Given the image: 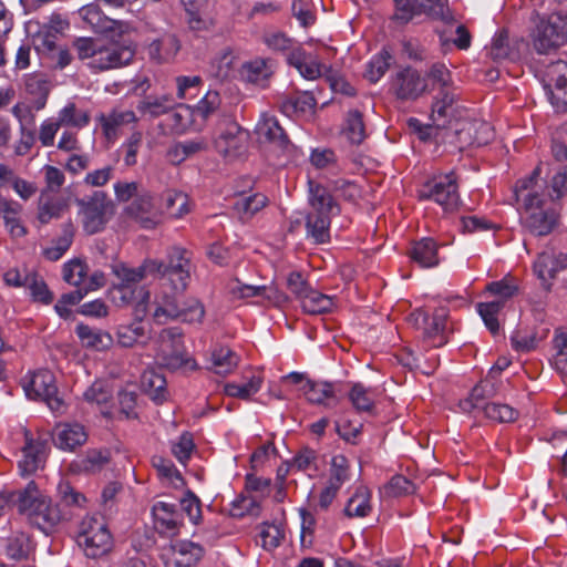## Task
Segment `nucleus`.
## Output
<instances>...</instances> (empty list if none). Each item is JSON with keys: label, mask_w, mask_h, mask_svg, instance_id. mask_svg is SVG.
<instances>
[{"label": "nucleus", "mask_w": 567, "mask_h": 567, "mask_svg": "<svg viewBox=\"0 0 567 567\" xmlns=\"http://www.w3.org/2000/svg\"><path fill=\"white\" fill-rule=\"evenodd\" d=\"M158 358L161 360L162 365L172 371L186 367L189 363H192V369L196 368V361L188 355L185 344L177 346V348L174 349H168L167 347L159 348Z\"/></svg>", "instance_id": "obj_35"}, {"label": "nucleus", "mask_w": 567, "mask_h": 567, "mask_svg": "<svg viewBox=\"0 0 567 567\" xmlns=\"http://www.w3.org/2000/svg\"><path fill=\"white\" fill-rule=\"evenodd\" d=\"M291 11L302 28L313 25L317 20L316 7L312 0H292Z\"/></svg>", "instance_id": "obj_59"}, {"label": "nucleus", "mask_w": 567, "mask_h": 567, "mask_svg": "<svg viewBox=\"0 0 567 567\" xmlns=\"http://www.w3.org/2000/svg\"><path fill=\"white\" fill-rule=\"evenodd\" d=\"M80 18L95 32H110L115 30L117 21L107 18L96 3H89L79 9Z\"/></svg>", "instance_id": "obj_32"}, {"label": "nucleus", "mask_w": 567, "mask_h": 567, "mask_svg": "<svg viewBox=\"0 0 567 567\" xmlns=\"http://www.w3.org/2000/svg\"><path fill=\"white\" fill-rule=\"evenodd\" d=\"M153 196L148 193L138 194L127 206V214L138 220L144 228H152L155 225Z\"/></svg>", "instance_id": "obj_31"}, {"label": "nucleus", "mask_w": 567, "mask_h": 567, "mask_svg": "<svg viewBox=\"0 0 567 567\" xmlns=\"http://www.w3.org/2000/svg\"><path fill=\"white\" fill-rule=\"evenodd\" d=\"M143 386L153 401L161 403L165 400L166 380L163 375L155 372L144 373Z\"/></svg>", "instance_id": "obj_60"}, {"label": "nucleus", "mask_w": 567, "mask_h": 567, "mask_svg": "<svg viewBox=\"0 0 567 567\" xmlns=\"http://www.w3.org/2000/svg\"><path fill=\"white\" fill-rule=\"evenodd\" d=\"M83 229L90 234H96L104 229L107 223V212L112 207L107 195L103 190H94L91 195L76 198Z\"/></svg>", "instance_id": "obj_9"}, {"label": "nucleus", "mask_w": 567, "mask_h": 567, "mask_svg": "<svg viewBox=\"0 0 567 567\" xmlns=\"http://www.w3.org/2000/svg\"><path fill=\"white\" fill-rule=\"evenodd\" d=\"M494 393V384H492L489 381H481L472 389L470 396L466 400L460 402V408L465 413H470L474 409H483V406L486 404L484 401L487 398L493 396Z\"/></svg>", "instance_id": "obj_39"}, {"label": "nucleus", "mask_w": 567, "mask_h": 567, "mask_svg": "<svg viewBox=\"0 0 567 567\" xmlns=\"http://www.w3.org/2000/svg\"><path fill=\"white\" fill-rule=\"evenodd\" d=\"M426 75L434 89L437 86L439 91H443L444 89L454 90L452 74L444 63H433Z\"/></svg>", "instance_id": "obj_61"}, {"label": "nucleus", "mask_w": 567, "mask_h": 567, "mask_svg": "<svg viewBox=\"0 0 567 567\" xmlns=\"http://www.w3.org/2000/svg\"><path fill=\"white\" fill-rule=\"evenodd\" d=\"M74 331L85 349L105 351L113 344V338L109 332L92 328L83 322L78 323Z\"/></svg>", "instance_id": "obj_26"}, {"label": "nucleus", "mask_w": 567, "mask_h": 567, "mask_svg": "<svg viewBox=\"0 0 567 567\" xmlns=\"http://www.w3.org/2000/svg\"><path fill=\"white\" fill-rule=\"evenodd\" d=\"M255 133L260 143H269L282 151H286L290 141L285 130L275 115L262 113L256 124Z\"/></svg>", "instance_id": "obj_17"}, {"label": "nucleus", "mask_w": 567, "mask_h": 567, "mask_svg": "<svg viewBox=\"0 0 567 567\" xmlns=\"http://www.w3.org/2000/svg\"><path fill=\"white\" fill-rule=\"evenodd\" d=\"M68 207L66 199L62 197H49L40 203L38 219L41 224H49L52 219L62 217Z\"/></svg>", "instance_id": "obj_48"}, {"label": "nucleus", "mask_w": 567, "mask_h": 567, "mask_svg": "<svg viewBox=\"0 0 567 567\" xmlns=\"http://www.w3.org/2000/svg\"><path fill=\"white\" fill-rule=\"evenodd\" d=\"M249 132L243 128L230 114H221L214 131V147L224 158L235 159L248 148Z\"/></svg>", "instance_id": "obj_6"}, {"label": "nucleus", "mask_w": 567, "mask_h": 567, "mask_svg": "<svg viewBox=\"0 0 567 567\" xmlns=\"http://www.w3.org/2000/svg\"><path fill=\"white\" fill-rule=\"evenodd\" d=\"M151 512L154 528L161 535L175 536L184 525L183 514L176 504L158 501L153 504Z\"/></svg>", "instance_id": "obj_16"}, {"label": "nucleus", "mask_w": 567, "mask_h": 567, "mask_svg": "<svg viewBox=\"0 0 567 567\" xmlns=\"http://www.w3.org/2000/svg\"><path fill=\"white\" fill-rule=\"evenodd\" d=\"M371 493L365 486H358L353 495L349 498L344 514L348 517H365L370 514L371 507Z\"/></svg>", "instance_id": "obj_36"}, {"label": "nucleus", "mask_w": 567, "mask_h": 567, "mask_svg": "<svg viewBox=\"0 0 567 567\" xmlns=\"http://www.w3.org/2000/svg\"><path fill=\"white\" fill-rule=\"evenodd\" d=\"M204 556V548L190 540H177L162 554L165 567H195Z\"/></svg>", "instance_id": "obj_15"}, {"label": "nucleus", "mask_w": 567, "mask_h": 567, "mask_svg": "<svg viewBox=\"0 0 567 567\" xmlns=\"http://www.w3.org/2000/svg\"><path fill=\"white\" fill-rule=\"evenodd\" d=\"M287 63L306 80L313 81L322 75L323 65L316 55L307 52L301 45H297L288 53Z\"/></svg>", "instance_id": "obj_19"}, {"label": "nucleus", "mask_w": 567, "mask_h": 567, "mask_svg": "<svg viewBox=\"0 0 567 567\" xmlns=\"http://www.w3.org/2000/svg\"><path fill=\"white\" fill-rule=\"evenodd\" d=\"M239 357L230 348L218 346L212 351V363L218 374H229L238 365Z\"/></svg>", "instance_id": "obj_40"}, {"label": "nucleus", "mask_w": 567, "mask_h": 567, "mask_svg": "<svg viewBox=\"0 0 567 567\" xmlns=\"http://www.w3.org/2000/svg\"><path fill=\"white\" fill-rule=\"evenodd\" d=\"M18 512L24 515L29 523L45 535L55 530L62 520V512L58 504L41 493L37 483L31 481L19 493L17 501Z\"/></svg>", "instance_id": "obj_3"}, {"label": "nucleus", "mask_w": 567, "mask_h": 567, "mask_svg": "<svg viewBox=\"0 0 567 567\" xmlns=\"http://www.w3.org/2000/svg\"><path fill=\"white\" fill-rule=\"evenodd\" d=\"M284 536L285 533L279 525L274 523H262L259 526L257 542H260V545L264 549L272 550L280 545Z\"/></svg>", "instance_id": "obj_54"}, {"label": "nucleus", "mask_w": 567, "mask_h": 567, "mask_svg": "<svg viewBox=\"0 0 567 567\" xmlns=\"http://www.w3.org/2000/svg\"><path fill=\"white\" fill-rule=\"evenodd\" d=\"M268 203L266 195L256 193L236 200L235 209L241 218H250L261 210Z\"/></svg>", "instance_id": "obj_52"}, {"label": "nucleus", "mask_w": 567, "mask_h": 567, "mask_svg": "<svg viewBox=\"0 0 567 567\" xmlns=\"http://www.w3.org/2000/svg\"><path fill=\"white\" fill-rule=\"evenodd\" d=\"M111 269L116 278L109 289L113 305L122 308L136 302L144 309L150 292L140 282L150 275L169 284L175 292H184L190 280V254L185 248L172 247L165 260L146 258L136 268L115 262Z\"/></svg>", "instance_id": "obj_1"}, {"label": "nucleus", "mask_w": 567, "mask_h": 567, "mask_svg": "<svg viewBox=\"0 0 567 567\" xmlns=\"http://www.w3.org/2000/svg\"><path fill=\"white\" fill-rule=\"evenodd\" d=\"M456 94L454 90L437 91L431 107V121L436 128L445 127L454 115Z\"/></svg>", "instance_id": "obj_23"}, {"label": "nucleus", "mask_w": 567, "mask_h": 567, "mask_svg": "<svg viewBox=\"0 0 567 567\" xmlns=\"http://www.w3.org/2000/svg\"><path fill=\"white\" fill-rule=\"evenodd\" d=\"M6 551L7 556L13 560L28 558L30 553L29 538L23 534L10 537L7 543Z\"/></svg>", "instance_id": "obj_63"}, {"label": "nucleus", "mask_w": 567, "mask_h": 567, "mask_svg": "<svg viewBox=\"0 0 567 567\" xmlns=\"http://www.w3.org/2000/svg\"><path fill=\"white\" fill-rule=\"evenodd\" d=\"M148 326L142 319L131 323L120 324L116 331L117 343L123 348H132L137 343H145L150 339Z\"/></svg>", "instance_id": "obj_29"}, {"label": "nucleus", "mask_w": 567, "mask_h": 567, "mask_svg": "<svg viewBox=\"0 0 567 567\" xmlns=\"http://www.w3.org/2000/svg\"><path fill=\"white\" fill-rule=\"evenodd\" d=\"M76 543L87 558L107 555L114 545L113 536L101 515L85 516L76 536Z\"/></svg>", "instance_id": "obj_5"}, {"label": "nucleus", "mask_w": 567, "mask_h": 567, "mask_svg": "<svg viewBox=\"0 0 567 567\" xmlns=\"http://www.w3.org/2000/svg\"><path fill=\"white\" fill-rule=\"evenodd\" d=\"M540 166H536L528 176L519 178L513 188L516 203L525 212L545 206L546 198H548V183L540 177Z\"/></svg>", "instance_id": "obj_11"}, {"label": "nucleus", "mask_w": 567, "mask_h": 567, "mask_svg": "<svg viewBox=\"0 0 567 567\" xmlns=\"http://www.w3.org/2000/svg\"><path fill=\"white\" fill-rule=\"evenodd\" d=\"M560 16H551L548 20L542 19L533 34V47L539 54H549L567 40Z\"/></svg>", "instance_id": "obj_13"}, {"label": "nucleus", "mask_w": 567, "mask_h": 567, "mask_svg": "<svg viewBox=\"0 0 567 567\" xmlns=\"http://www.w3.org/2000/svg\"><path fill=\"white\" fill-rule=\"evenodd\" d=\"M162 199L166 213L175 218H181L189 212L188 197L185 193L168 189L163 193Z\"/></svg>", "instance_id": "obj_46"}, {"label": "nucleus", "mask_w": 567, "mask_h": 567, "mask_svg": "<svg viewBox=\"0 0 567 567\" xmlns=\"http://www.w3.org/2000/svg\"><path fill=\"white\" fill-rule=\"evenodd\" d=\"M182 48L181 41L174 33H163L152 40L147 47L151 60L157 63H167L175 59Z\"/></svg>", "instance_id": "obj_22"}, {"label": "nucleus", "mask_w": 567, "mask_h": 567, "mask_svg": "<svg viewBox=\"0 0 567 567\" xmlns=\"http://www.w3.org/2000/svg\"><path fill=\"white\" fill-rule=\"evenodd\" d=\"M393 62L391 52L383 48L379 53L374 54L368 63L365 78L371 83H377L389 70Z\"/></svg>", "instance_id": "obj_45"}, {"label": "nucleus", "mask_w": 567, "mask_h": 567, "mask_svg": "<svg viewBox=\"0 0 567 567\" xmlns=\"http://www.w3.org/2000/svg\"><path fill=\"white\" fill-rule=\"evenodd\" d=\"M557 258L554 254L543 251L538 254L534 261L533 269L538 279L542 280L543 285L550 286V281L559 272L557 266Z\"/></svg>", "instance_id": "obj_41"}, {"label": "nucleus", "mask_w": 567, "mask_h": 567, "mask_svg": "<svg viewBox=\"0 0 567 567\" xmlns=\"http://www.w3.org/2000/svg\"><path fill=\"white\" fill-rule=\"evenodd\" d=\"M416 196L421 202L430 200L440 205L446 213L455 212L461 204L457 174L451 171L432 176L417 188Z\"/></svg>", "instance_id": "obj_4"}, {"label": "nucleus", "mask_w": 567, "mask_h": 567, "mask_svg": "<svg viewBox=\"0 0 567 567\" xmlns=\"http://www.w3.org/2000/svg\"><path fill=\"white\" fill-rule=\"evenodd\" d=\"M486 290L494 296H498L499 301L505 303L506 300L518 293L519 286L517 279L507 275L501 280L489 282Z\"/></svg>", "instance_id": "obj_56"}, {"label": "nucleus", "mask_w": 567, "mask_h": 567, "mask_svg": "<svg viewBox=\"0 0 567 567\" xmlns=\"http://www.w3.org/2000/svg\"><path fill=\"white\" fill-rule=\"evenodd\" d=\"M173 296H165L163 302L158 305L154 311V318L159 321L162 317L171 319H181L187 323H200L205 316L204 305L198 299H189L184 302L183 307H179L175 295L182 292H175Z\"/></svg>", "instance_id": "obj_12"}, {"label": "nucleus", "mask_w": 567, "mask_h": 567, "mask_svg": "<svg viewBox=\"0 0 567 567\" xmlns=\"http://www.w3.org/2000/svg\"><path fill=\"white\" fill-rule=\"evenodd\" d=\"M503 308L504 302L499 300L478 302L476 305L477 313L482 318L486 329L493 336H497L499 333L501 326L498 321V315Z\"/></svg>", "instance_id": "obj_42"}, {"label": "nucleus", "mask_w": 567, "mask_h": 567, "mask_svg": "<svg viewBox=\"0 0 567 567\" xmlns=\"http://www.w3.org/2000/svg\"><path fill=\"white\" fill-rule=\"evenodd\" d=\"M559 214L555 208H539L526 212L525 225L536 236H547L557 226Z\"/></svg>", "instance_id": "obj_21"}, {"label": "nucleus", "mask_w": 567, "mask_h": 567, "mask_svg": "<svg viewBox=\"0 0 567 567\" xmlns=\"http://www.w3.org/2000/svg\"><path fill=\"white\" fill-rule=\"evenodd\" d=\"M61 126L83 128L90 123V114L86 111L78 110L74 103H68L58 114Z\"/></svg>", "instance_id": "obj_51"}, {"label": "nucleus", "mask_w": 567, "mask_h": 567, "mask_svg": "<svg viewBox=\"0 0 567 567\" xmlns=\"http://www.w3.org/2000/svg\"><path fill=\"white\" fill-rule=\"evenodd\" d=\"M87 265L81 259H72L63 266V279L75 287H82L87 277Z\"/></svg>", "instance_id": "obj_57"}, {"label": "nucleus", "mask_w": 567, "mask_h": 567, "mask_svg": "<svg viewBox=\"0 0 567 567\" xmlns=\"http://www.w3.org/2000/svg\"><path fill=\"white\" fill-rule=\"evenodd\" d=\"M73 48L80 60L86 61V66L93 72H104L127 65L134 58V51L125 45L104 43L92 38H79Z\"/></svg>", "instance_id": "obj_2"}, {"label": "nucleus", "mask_w": 567, "mask_h": 567, "mask_svg": "<svg viewBox=\"0 0 567 567\" xmlns=\"http://www.w3.org/2000/svg\"><path fill=\"white\" fill-rule=\"evenodd\" d=\"M351 478L350 462L343 454L333 455L330 461L328 483L341 488Z\"/></svg>", "instance_id": "obj_49"}, {"label": "nucleus", "mask_w": 567, "mask_h": 567, "mask_svg": "<svg viewBox=\"0 0 567 567\" xmlns=\"http://www.w3.org/2000/svg\"><path fill=\"white\" fill-rule=\"evenodd\" d=\"M173 109V100L166 95L163 96H145L141 100L136 110L142 116H148L150 118L158 117L163 114H167Z\"/></svg>", "instance_id": "obj_38"}, {"label": "nucleus", "mask_w": 567, "mask_h": 567, "mask_svg": "<svg viewBox=\"0 0 567 567\" xmlns=\"http://www.w3.org/2000/svg\"><path fill=\"white\" fill-rule=\"evenodd\" d=\"M237 56L231 48L220 50L210 62V73L217 80L224 81L230 78L235 70Z\"/></svg>", "instance_id": "obj_37"}, {"label": "nucleus", "mask_w": 567, "mask_h": 567, "mask_svg": "<svg viewBox=\"0 0 567 567\" xmlns=\"http://www.w3.org/2000/svg\"><path fill=\"white\" fill-rule=\"evenodd\" d=\"M394 12L391 20L400 25H405L414 17L426 14L427 17L441 20L444 23H452L454 18L447 9V0H392Z\"/></svg>", "instance_id": "obj_8"}, {"label": "nucleus", "mask_w": 567, "mask_h": 567, "mask_svg": "<svg viewBox=\"0 0 567 567\" xmlns=\"http://www.w3.org/2000/svg\"><path fill=\"white\" fill-rule=\"evenodd\" d=\"M447 317L449 312L444 307L435 308L432 312L417 308L411 312L409 320L416 329L422 330L424 347L441 348L449 342Z\"/></svg>", "instance_id": "obj_7"}, {"label": "nucleus", "mask_w": 567, "mask_h": 567, "mask_svg": "<svg viewBox=\"0 0 567 567\" xmlns=\"http://www.w3.org/2000/svg\"><path fill=\"white\" fill-rule=\"evenodd\" d=\"M48 442L43 439H33L25 432V443L22 449L23 458L19 461V470L23 476L37 472L44 460Z\"/></svg>", "instance_id": "obj_18"}, {"label": "nucleus", "mask_w": 567, "mask_h": 567, "mask_svg": "<svg viewBox=\"0 0 567 567\" xmlns=\"http://www.w3.org/2000/svg\"><path fill=\"white\" fill-rule=\"evenodd\" d=\"M343 132L352 144H361L365 138V126L363 115L358 110H351L347 113Z\"/></svg>", "instance_id": "obj_47"}, {"label": "nucleus", "mask_w": 567, "mask_h": 567, "mask_svg": "<svg viewBox=\"0 0 567 567\" xmlns=\"http://www.w3.org/2000/svg\"><path fill=\"white\" fill-rule=\"evenodd\" d=\"M309 205L311 212H320L327 214H339V205L334 200L329 190L321 184L309 181Z\"/></svg>", "instance_id": "obj_30"}, {"label": "nucleus", "mask_w": 567, "mask_h": 567, "mask_svg": "<svg viewBox=\"0 0 567 567\" xmlns=\"http://www.w3.org/2000/svg\"><path fill=\"white\" fill-rule=\"evenodd\" d=\"M262 378L260 375H252L246 383L237 384L228 382L224 385V393L227 396L237 398L244 401H249L252 395L260 391L262 386Z\"/></svg>", "instance_id": "obj_44"}, {"label": "nucleus", "mask_w": 567, "mask_h": 567, "mask_svg": "<svg viewBox=\"0 0 567 567\" xmlns=\"http://www.w3.org/2000/svg\"><path fill=\"white\" fill-rule=\"evenodd\" d=\"M408 255L421 268H433L440 264L439 245L431 237H423L414 241Z\"/></svg>", "instance_id": "obj_25"}, {"label": "nucleus", "mask_w": 567, "mask_h": 567, "mask_svg": "<svg viewBox=\"0 0 567 567\" xmlns=\"http://www.w3.org/2000/svg\"><path fill=\"white\" fill-rule=\"evenodd\" d=\"M567 194V166L558 171L548 183L547 195L553 202H559Z\"/></svg>", "instance_id": "obj_64"}, {"label": "nucleus", "mask_w": 567, "mask_h": 567, "mask_svg": "<svg viewBox=\"0 0 567 567\" xmlns=\"http://www.w3.org/2000/svg\"><path fill=\"white\" fill-rule=\"evenodd\" d=\"M414 491V483L400 474L392 476L388 484L384 486V493L390 497L406 496L413 494Z\"/></svg>", "instance_id": "obj_62"}, {"label": "nucleus", "mask_w": 567, "mask_h": 567, "mask_svg": "<svg viewBox=\"0 0 567 567\" xmlns=\"http://www.w3.org/2000/svg\"><path fill=\"white\" fill-rule=\"evenodd\" d=\"M22 206L12 199H7L0 195V216L3 218L6 227L10 234L16 237H22L27 234L24 226L20 220Z\"/></svg>", "instance_id": "obj_33"}, {"label": "nucleus", "mask_w": 567, "mask_h": 567, "mask_svg": "<svg viewBox=\"0 0 567 567\" xmlns=\"http://www.w3.org/2000/svg\"><path fill=\"white\" fill-rule=\"evenodd\" d=\"M179 505L182 512L193 525L197 526L203 522L202 501L192 489L184 492L179 499Z\"/></svg>", "instance_id": "obj_53"}, {"label": "nucleus", "mask_w": 567, "mask_h": 567, "mask_svg": "<svg viewBox=\"0 0 567 567\" xmlns=\"http://www.w3.org/2000/svg\"><path fill=\"white\" fill-rule=\"evenodd\" d=\"M331 214L309 212L306 216V235L316 244L330 241Z\"/></svg>", "instance_id": "obj_28"}, {"label": "nucleus", "mask_w": 567, "mask_h": 567, "mask_svg": "<svg viewBox=\"0 0 567 567\" xmlns=\"http://www.w3.org/2000/svg\"><path fill=\"white\" fill-rule=\"evenodd\" d=\"M426 80L412 66L402 68L392 78V90L396 99L402 101L416 100L426 91Z\"/></svg>", "instance_id": "obj_14"}, {"label": "nucleus", "mask_w": 567, "mask_h": 567, "mask_svg": "<svg viewBox=\"0 0 567 567\" xmlns=\"http://www.w3.org/2000/svg\"><path fill=\"white\" fill-rule=\"evenodd\" d=\"M305 313L311 316L330 313L337 307L336 297L311 288L299 301Z\"/></svg>", "instance_id": "obj_27"}, {"label": "nucleus", "mask_w": 567, "mask_h": 567, "mask_svg": "<svg viewBox=\"0 0 567 567\" xmlns=\"http://www.w3.org/2000/svg\"><path fill=\"white\" fill-rule=\"evenodd\" d=\"M53 441L58 449L73 452L87 441V432L85 426L78 422L63 423L56 426Z\"/></svg>", "instance_id": "obj_20"}, {"label": "nucleus", "mask_w": 567, "mask_h": 567, "mask_svg": "<svg viewBox=\"0 0 567 567\" xmlns=\"http://www.w3.org/2000/svg\"><path fill=\"white\" fill-rule=\"evenodd\" d=\"M97 120L101 124L104 136L111 138L116 134L120 126L135 122L136 116L133 111H113L107 115L100 114Z\"/></svg>", "instance_id": "obj_43"}, {"label": "nucleus", "mask_w": 567, "mask_h": 567, "mask_svg": "<svg viewBox=\"0 0 567 567\" xmlns=\"http://www.w3.org/2000/svg\"><path fill=\"white\" fill-rule=\"evenodd\" d=\"M196 445L194 442V436L190 432H183L176 441L172 442V454L175 458L182 463L186 464L195 450Z\"/></svg>", "instance_id": "obj_58"}, {"label": "nucleus", "mask_w": 567, "mask_h": 567, "mask_svg": "<svg viewBox=\"0 0 567 567\" xmlns=\"http://www.w3.org/2000/svg\"><path fill=\"white\" fill-rule=\"evenodd\" d=\"M301 391L311 404L332 408L339 402L334 385L330 382L310 380L305 382Z\"/></svg>", "instance_id": "obj_24"}, {"label": "nucleus", "mask_w": 567, "mask_h": 567, "mask_svg": "<svg viewBox=\"0 0 567 567\" xmlns=\"http://www.w3.org/2000/svg\"><path fill=\"white\" fill-rule=\"evenodd\" d=\"M484 415L495 422H514L518 417V411L505 403L491 402L483 406Z\"/></svg>", "instance_id": "obj_55"}, {"label": "nucleus", "mask_w": 567, "mask_h": 567, "mask_svg": "<svg viewBox=\"0 0 567 567\" xmlns=\"http://www.w3.org/2000/svg\"><path fill=\"white\" fill-rule=\"evenodd\" d=\"M25 395L47 403L52 412H61L63 400L58 395L54 375L49 370H39L22 380Z\"/></svg>", "instance_id": "obj_10"}, {"label": "nucleus", "mask_w": 567, "mask_h": 567, "mask_svg": "<svg viewBox=\"0 0 567 567\" xmlns=\"http://www.w3.org/2000/svg\"><path fill=\"white\" fill-rule=\"evenodd\" d=\"M319 453L309 447L302 446L289 461V466L292 470L305 472L309 477H316L320 471V466L318 464Z\"/></svg>", "instance_id": "obj_34"}, {"label": "nucleus", "mask_w": 567, "mask_h": 567, "mask_svg": "<svg viewBox=\"0 0 567 567\" xmlns=\"http://www.w3.org/2000/svg\"><path fill=\"white\" fill-rule=\"evenodd\" d=\"M348 398L357 412L371 413L375 408L371 391L362 383H353Z\"/></svg>", "instance_id": "obj_50"}]
</instances>
